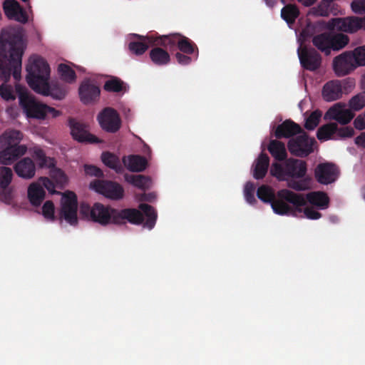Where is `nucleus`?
I'll list each match as a JSON object with an SVG mask.
<instances>
[{"mask_svg":"<svg viewBox=\"0 0 365 365\" xmlns=\"http://www.w3.org/2000/svg\"><path fill=\"white\" fill-rule=\"evenodd\" d=\"M25 45L21 34L12 29L2 30L0 35V80L7 82L12 73L21 79L22 56Z\"/></svg>","mask_w":365,"mask_h":365,"instance_id":"nucleus-1","label":"nucleus"},{"mask_svg":"<svg viewBox=\"0 0 365 365\" xmlns=\"http://www.w3.org/2000/svg\"><path fill=\"white\" fill-rule=\"evenodd\" d=\"M26 81L35 92L55 100H62L66 96L64 86L58 83H48L50 68L48 63L41 57H36L26 67Z\"/></svg>","mask_w":365,"mask_h":365,"instance_id":"nucleus-2","label":"nucleus"},{"mask_svg":"<svg viewBox=\"0 0 365 365\" xmlns=\"http://www.w3.org/2000/svg\"><path fill=\"white\" fill-rule=\"evenodd\" d=\"M257 196L262 202L270 203L273 211L280 215L301 212L300 207L305 203L301 195L292 190L282 189L275 195L272 188L264 185L259 187Z\"/></svg>","mask_w":365,"mask_h":365,"instance_id":"nucleus-3","label":"nucleus"},{"mask_svg":"<svg viewBox=\"0 0 365 365\" xmlns=\"http://www.w3.org/2000/svg\"><path fill=\"white\" fill-rule=\"evenodd\" d=\"M140 210L135 208H125L114 211V224L124 225L125 221L133 225L143 223L145 227L152 230L156 223L158 215L154 207L148 204L141 203Z\"/></svg>","mask_w":365,"mask_h":365,"instance_id":"nucleus-4","label":"nucleus"},{"mask_svg":"<svg viewBox=\"0 0 365 365\" xmlns=\"http://www.w3.org/2000/svg\"><path fill=\"white\" fill-rule=\"evenodd\" d=\"M307 173L306 161L293 158H287L282 163H273L270 168L271 175L279 181L304 178Z\"/></svg>","mask_w":365,"mask_h":365,"instance_id":"nucleus-5","label":"nucleus"},{"mask_svg":"<svg viewBox=\"0 0 365 365\" xmlns=\"http://www.w3.org/2000/svg\"><path fill=\"white\" fill-rule=\"evenodd\" d=\"M19 105L28 118L44 119L47 114L55 118L60 115V111L54 108L38 102L35 98L28 93L19 95Z\"/></svg>","mask_w":365,"mask_h":365,"instance_id":"nucleus-6","label":"nucleus"},{"mask_svg":"<svg viewBox=\"0 0 365 365\" xmlns=\"http://www.w3.org/2000/svg\"><path fill=\"white\" fill-rule=\"evenodd\" d=\"M114 211H116V209L100 202L94 203L92 207L82 204L80 209L81 215L103 226L114 224Z\"/></svg>","mask_w":365,"mask_h":365,"instance_id":"nucleus-7","label":"nucleus"},{"mask_svg":"<svg viewBox=\"0 0 365 365\" xmlns=\"http://www.w3.org/2000/svg\"><path fill=\"white\" fill-rule=\"evenodd\" d=\"M299 134L289 139L287 148L292 155L299 158H306L314 152L313 146L316 140L313 138H309L304 131Z\"/></svg>","mask_w":365,"mask_h":365,"instance_id":"nucleus-8","label":"nucleus"},{"mask_svg":"<svg viewBox=\"0 0 365 365\" xmlns=\"http://www.w3.org/2000/svg\"><path fill=\"white\" fill-rule=\"evenodd\" d=\"M327 26L331 30H336L346 33H354L359 29L365 30V16L334 18L329 21Z\"/></svg>","mask_w":365,"mask_h":365,"instance_id":"nucleus-9","label":"nucleus"},{"mask_svg":"<svg viewBox=\"0 0 365 365\" xmlns=\"http://www.w3.org/2000/svg\"><path fill=\"white\" fill-rule=\"evenodd\" d=\"M77 210L76 195L71 191L65 192L61 199L60 217L64 219L70 225H76L78 223Z\"/></svg>","mask_w":365,"mask_h":365,"instance_id":"nucleus-10","label":"nucleus"},{"mask_svg":"<svg viewBox=\"0 0 365 365\" xmlns=\"http://www.w3.org/2000/svg\"><path fill=\"white\" fill-rule=\"evenodd\" d=\"M90 187L106 197L112 200H120L124 195L123 187L118 182L110 180H94L91 182Z\"/></svg>","mask_w":365,"mask_h":365,"instance_id":"nucleus-11","label":"nucleus"},{"mask_svg":"<svg viewBox=\"0 0 365 365\" xmlns=\"http://www.w3.org/2000/svg\"><path fill=\"white\" fill-rule=\"evenodd\" d=\"M101 128L110 133L118 132L121 128V119L118 113L113 108H103L97 116Z\"/></svg>","mask_w":365,"mask_h":365,"instance_id":"nucleus-12","label":"nucleus"},{"mask_svg":"<svg viewBox=\"0 0 365 365\" xmlns=\"http://www.w3.org/2000/svg\"><path fill=\"white\" fill-rule=\"evenodd\" d=\"M297 53L301 66L309 71H316L318 70L322 62V58L320 53L314 48L307 46H300L297 50Z\"/></svg>","mask_w":365,"mask_h":365,"instance_id":"nucleus-13","label":"nucleus"},{"mask_svg":"<svg viewBox=\"0 0 365 365\" xmlns=\"http://www.w3.org/2000/svg\"><path fill=\"white\" fill-rule=\"evenodd\" d=\"M332 66L335 74L339 77L349 74L358 67L351 51H344L334 57Z\"/></svg>","mask_w":365,"mask_h":365,"instance_id":"nucleus-14","label":"nucleus"},{"mask_svg":"<svg viewBox=\"0 0 365 365\" xmlns=\"http://www.w3.org/2000/svg\"><path fill=\"white\" fill-rule=\"evenodd\" d=\"M68 125L71 129L72 138L81 143H98L101 140L95 135L91 134L88 125L74 118H69Z\"/></svg>","mask_w":365,"mask_h":365,"instance_id":"nucleus-15","label":"nucleus"},{"mask_svg":"<svg viewBox=\"0 0 365 365\" xmlns=\"http://www.w3.org/2000/svg\"><path fill=\"white\" fill-rule=\"evenodd\" d=\"M344 103H336L328 109L324 115V119L336 120L341 125H345L354 118V113L350 109L346 108Z\"/></svg>","mask_w":365,"mask_h":365,"instance_id":"nucleus-16","label":"nucleus"},{"mask_svg":"<svg viewBox=\"0 0 365 365\" xmlns=\"http://www.w3.org/2000/svg\"><path fill=\"white\" fill-rule=\"evenodd\" d=\"M100 93V88L91 79H85L83 81L78 88L80 100L85 105L91 104L98 101Z\"/></svg>","mask_w":365,"mask_h":365,"instance_id":"nucleus-17","label":"nucleus"},{"mask_svg":"<svg viewBox=\"0 0 365 365\" xmlns=\"http://www.w3.org/2000/svg\"><path fill=\"white\" fill-rule=\"evenodd\" d=\"M27 151L25 145H6L3 143L0 146V163L11 165L19 158L24 155Z\"/></svg>","mask_w":365,"mask_h":365,"instance_id":"nucleus-18","label":"nucleus"},{"mask_svg":"<svg viewBox=\"0 0 365 365\" xmlns=\"http://www.w3.org/2000/svg\"><path fill=\"white\" fill-rule=\"evenodd\" d=\"M314 176L320 184L332 183L337 178V168L332 163H320L315 168Z\"/></svg>","mask_w":365,"mask_h":365,"instance_id":"nucleus-19","label":"nucleus"},{"mask_svg":"<svg viewBox=\"0 0 365 365\" xmlns=\"http://www.w3.org/2000/svg\"><path fill=\"white\" fill-rule=\"evenodd\" d=\"M5 15L9 19L25 24L28 21L26 11L16 0H6L3 5Z\"/></svg>","mask_w":365,"mask_h":365,"instance_id":"nucleus-20","label":"nucleus"},{"mask_svg":"<svg viewBox=\"0 0 365 365\" xmlns=\"http://www.w3.org/2000/svg\"><path fill=\"white\" fill-rule=\"evenodd\" d=\"M14 170L19 178L31 180L36 175V165L32 158L25 157L15 163Z\"/></svg>","mask_w":365,"mask_h":365,"instance_id":"nucleus-21","label":"nucleus"},{"mask_svg":"<svg viewBox=\"0 0 365 365\" xmlns=\"http://www.w3.org/2000/svg\"><path fill=\"white\" fill-rule=\"evenodd\" d=\"M304 200L305 203L302 206L307 205L309 202L312 205L317 207L320 210H325L329 207V198L327 194L322 191H312L305 195L303 194H299Z\"/></svg>","mask_w":365,"mask_h":365,"instance_id":"nucleus-22","label":"nucleus"},{"mask_svg":"<svg viewBox=\"0 0 365 365\" xmlns=\"http://www.w3.org/2000/svg\"><path fill=\"white\" fill-rule=\"evenodd\" d=\"M301 126L294 123L293 120L288 119L285 120L282 123L279 124L275 131L274 135L277 139L282 138H293L296 134L302 133Z\"/></svg>","mask_w":365,"mask_h":365,"instance_id":"nucleus-23","label":"nucleus"},{"mask_svg":"<svg viewBox=\"0 0 365 365\" xmlns=\"http://www.w3.org/2000/svg\"><path fill=\"white\" fill-rule=\"evenodd\" d=\"M29 152L39 168H51L55 166V160L47 156L46 152L40 146L31 147L29 149Z\"/></svg>","mask_w":365,"mask_h":365,"instance_id":"nucleus-24","label":"nucleus"},{"mask_svg":"<svg viewBox=\"0 0 365 365\" xmlns=\"http://www.w3.org/2000/svg\"><path fill=\"white\" fill-rule=\"evenodd\" d=\"M135 36L138 40L130 41L128 44V48L132 53L136 56L143 54L148 50L150 45H155L153 36H143L135 35Z\"/></svg>","mask_w":365,"mask_h":365,"instance_id":"nucleus-25","label":"nucleus"},{"mask_svg":"<svg viewBox=\"0 0 365 365\" xmlns=\"http://www.w3.org/2000/svg\"><path fill=\"white\" fill-rule=\"evenodd\" d=\"M322 96L326 101H334L342 96V86L338 80L327 82L323 88Z\"/></svg>","mask_w":365,"mask_h":365,"instance_id":"nucleus-26","label":"nucleus"},{"mask_svg":"<svg viewBox=\"0 0 365 365\" xmlns=\"http://www.w3.org/2000/svg\"><path fill=\"white\" fill-rule=\"evenodd\" d=\"M269 158L267 154L261 153L253 165L252 175L255 179L262 180L267 173Z\"/></svg>","mask_w":365,"mask_h":365,"instance_id":"nucleus-27","label":"nucleus"},{"mask_svg":"<svg viewBox=\"0 0 365 365\" xmlns=\"http://www.w3.org/2000/svg\"><path fill=\"white\" fill-rule=\"evenodd\" d=\"M27 195L30 203L38 207L44 200L46 192L39 183L33 182L28 187Z\"/></svg>","mask_w":365,"mask_h":365,"instance_id":"nucleus-28","label":"nucleus"},{"mask_svg":"<svg viewBox=\"0 0 365 365\" xmlns=\"http://www.w3.org/2000/svg\"><path fill=\"white\" fill-rule=\"evenodd\" d=\"M123 162L125 166L132 172H142L145 170L148 161L145 158L140 155H129L124 157Z\"/></svg>","mask_w":365,"mask_h":365,"instance_id":"nucleus-29","label":"nucleus"},{"mask_svg":"<svg viewBox=\"0 0 365 365\" xmlns=\"http://www.w3.org/2000/svg\"><path fill=\"white\" fill-rule=\"evenodd\" d=\"M267 150H269L271 155L277 160L279 162L284 161L287 159V153L284 143L277 140H271L268 146Z\"/></svg>","mask_w":365,"mask_h":365,"instance_id":"nucleus-30","label":"nucleus"},{"mask_svg":"<svg viewBox=\"0 0 365 365\" xmlns=\"http://www.w3.org/2000/svg\"><path fill=\"white\" fill-rule=\"evenodd\" d=\"M313 45L320 51L328 56L331 53V40L329 33L315 35L312 40Z\"/></svg>","mask_w":365,"mask_h":365,"instance_id":"nucleus-31","label":"nucleus"},{"mask_svg":"<svg viewBox=\"0 0 365 365\" xmlns=\"http://www.w3.org/2000/svg\"><path fill=\"white\" fill-rule=\"evenodd\" d=\"M338 130V125L336 123L325 124L317 130V137L321 141H327L330 139L337 140L336 133Z\"/></svg>","mask_w":365,"mask_h":365,"instance_id":"nucleus-32","label":"nucleus"},{"mask_svg":"<svg viewBox=\"0 0 365 365\" xmlns=\"http://www.w3.org/2000/svg\"><path fill=\"white\" fill-rule=\"evenodd\" d=\"M299 16V10L294 4H286L281 10V17L288 25L293 24Z\"/></svg>","mask_w":365,"mask_h":365,"instance_id":"nucleus-33","label":"nucleus"},{"mask_svg":"<svg viewBox=\"0 0 365 365\" xmlns=\"http://www.w3.org/2000/svg\"><path fill=\"white\" fill-rule=\"evenodd\" d=\"M150 58L158 66L166 65L169 63L170 57L169 53L160 47H155L150 51Z\"/></svg>","mask_w":365,"mask_h":365,"instance_id":"nucleus-34","label":"nucleus"},{"mask_svg":"<svg viewBox=\"0 0 365 365\" xmlns=\"http://www.w3.org/2000/svg\"><path fill=\"white\" fill-rule=\"evenodd\" d=\"M125 179L128 183L139 189L145 190L150 187V179L145 175L126 174Z\"/></svg>","mask_w":365,"mask_h":365,"instance_id":"nucleus-35","label":"nucleus"},{"mask_svg":"<svg viewBox=\"0 0 365 365\" xmlns=\"http://www.w3.org/2000/svg\"><path fill=\"white\" fill-rule=\"evenodd\" d=\"M178 48L185 54L190 55L195 53L196 57L198 56V48L196 44L184 36H182L178 41Z\"/></svg>","mask_w":365,"mask_h":365,"instance_id":"nucleus-36","label":"nucleus"},{"mask_svg":"<svg viewBox=\"0 0 365 365\" xmlns=\"http://www.w3.org/2000/svg\"><path fill=\"white\" fill-rule=\"evenodd\" d=\"M22 138V133L16 130L6 132L0 136V146L3 143L6 145H20L19 142Z\"/></svg>","mask_w":365,"mask_h":365,"instance_id":"nucleus-37","label":"nucleus"},{"mask_svg":"<svg viewBox=\"0 0 365 365\" xmlns=\"http://www.w3.org/2000/svg\"><path fill=\"white\" fill-rule=\"evenodd\" d=\"M102 162L108 168L115 170L117 173L121 171L122 167L119 158L109 152H104L101 155Z\"/></svg>","mask_w":365,"mask_h":365,"instance_id":"nucleus-38","label":"nucleus"},{"mask_svg":"<svg viewBox=\"0 0 365 365\" xmlns=\"http://www.w3.org/2000/svg\"><path fill=\"white\" fill-rule=\"evenodd\" d=\"M330 40L331 51H339L345 47L349 41L348 36L344 34H330Z\"/></svg>","mask_w":365,"mask_h":365,"instance_id":"nucleus-39","label":"nucleus"},{"mask_svg":"<svg viewBox=\"0 0 365 365\" xmlns=\"http://www.w3.org/2000/svg\"><path fill=\"white\" fill-rule=\"evenodd\" d=\"M181 36H182L180 34H175L168 36L154 37L155 45L163 46H169L171 48L175 45L178 46V41H179Z\"/></svg>","mask_w":365,"mask_h":365,"instance_id":"nucleus-40","label":"nucleus"},{"mask_svg":"<svg viewBox=\"0 0 365 365\" xmlns=\"http://www.w3.org/2000/svg\"><path fill=\"white\" fill-rule=\"evenodd\" d=\"M103 89L108 92L119 93L125 89V85L119 78L112 77L105 82Z\"/></svg>","mask_w":365,"mask_h":365,"instance_id":"nucleus-41","label":"nucleus"},{"mask_svg":"<svg viewBox=\"0 0 365 365\" xmlns=\"http://www.w3.org/2000/svg\"><path fill=\"white\" fill-rule=\"evenodd\" d=\"M58 71L63 81L71 83L76 81V73L69 66L61 63L58 65Z\"/></svg>","mask_w":365,"mask_h":365,"instance_id":"nucleus-42","label":"nucleus"},{"mask_svg":"<svg viewBox=\"0 0 365 365\" xmlns=\"http://www.w3.org/2000/svg\"><path fill=\"white\" fill-rule=\"evenodd\" d=\"M13 170L9 167H0V188H8L13 179Z\"/></svg>","mask_w":365,"mask_h":365,"instance_id":"nucleus-43","label":"nucleus"},{"mask_svg":"<svg viewBox=\"0 0 365 365\" xmlns=\"http://www.w3.org/2000/svg\"><path fill=\"white\" fill-rule=\"evenodd\" d=\"M349 106L352 111H359L365 106V91L353 96L349 101Z\"/></svg>","mask_w":365,"mask_h":365,"instance_id":"nucleus-44","label":"nucleus"},{"mask_svg":"<svg viewBox=\"0 0 365 365\" xmlns=\"http://www.w3.org/2000/svg\"><path fill=\"white\" fill-rule=\"evenodd\" d=\"M322 115V112L319 110L313 111L310 115L306 118L304 128L309 130H314L318 125Z\"/></svg>","mask_w":365,"mask_h":365,"instance_id":"nucleus-45","label":"nucleus"},{"mask_svg":"<svg viewBox=\"0 0 365 365\" xmlns=\"http://www.w3.org/2000/svg\"><path fill=\"white\" fill-rule=\"evenodd\" d=\"M295 180L290 179L287 181L289 187L297 191H304L309 189V180L308 179L304 178L299 180Z\"/></svg>","mask_w":365,"mask_h":365,"instance_id":"nucleus-46","label":"nucleus"},{"mask_svg":"<svg viewBox=\"0 0 365 365\" xmlns=\"http://www.w3.org/2000/svg\"><path fill=\"white\" fill-rule=\"evenodd\" d=\"M351 51L354 56V61H356L357 66H365V45L358 46Z\"/></svg>","mask_w":365,"mask_h":365,"instance_id":"nucleus-47","label":"nucleus"},{"mask_svg":"<svg viewBox=\"0 0 365 365\" xmlns=\"http://www.w3.org/2000/svg\"><path fill=\"white\" fill-rule=\"evenodd\" d=\"M255 185L253 182H248L246 183L244 189L245 197L246 201L251 205H254L257 202L255 197Z\"/></svg>","mask_w":365,"mask_h":365,"instance_id":"nucleus-48","label":"nucleus"},{"mask_svg":"<svg viewBox=\"0 0 365 365\" xmlns=\"http://www.w3.org/2000/svg\"><path fill=\"white\" fill-rule=\"evenodd\" d=\"M331 3L327 0H322L320 4L315 9L314 13L316 16H328L331 12Z\"/></svg>","mask_w":365,"mask_h":365,"instance_id":"nucleus-49","label":"nucleus"},{"mask_svg":"<svg viewBox=\"0 0 365 365\" xmlns=\"http://www.w3.org/2000/svg\"><path fill=\"white\" fill-rule=\"evenodd\" d=\"M303 206H301L302 212H295L294 213H289V215H292L294 216H297V213L304 212L305 217L309 220H318L322 217V214L314 210L312 207H307L304 210L302 209Z\"/></svg>","mask_w":365,"mask_h":365,"instance_id":"nucleus-50","label":"nucleus"},{"mask_svg":"<svg viewBox=\"0 0 365 365\" xmlns=\"http://www.w3.org/2000/svg\"><path fill=\"white\" fill-rule=\"evenodd\" d=\"M54 209V205L52 201H46L42 207V213L44 217L48 220L53 221L55 220Z\"/></svg>","mask_w":365,"mask_h":365,"instance_id":"nucleus-51","label":"nucleus"},{"mask_svg":"<svg viewBox=\"0 0 365 365\" xmlns=\"http://www.w3.org/2000/svg\"><path fill=\"white\" fill-rule=\"evenodd\" d=\"M0 96L6 101L14 100L15 96L13 88L9 85L3 83L0 86Z\"/></svg>","mask_w":365,"mask_h":365,"instance_id":"nucleus-52","label":"nucleus"},{"mask_svg":"<svg viewBox=\"0 0 365 365\" xmlns=\"http://www.w3.org/2000/svg\"><path fill=\"white\" fill-rule=\"evenodd\" d=\"M354 134V130L351 126L338 127L336 133V137L339 138H351Z\"/></svg>","mask_w":365,"mask_h":365,"instance_id":"nucleus-53","label":"nucleus"},{"mask_svg":"<svg viewBox=\"0 0 365 365\" xmlns=\"http://www.w3.org/2000/svg\"><path fill=\"white\" fill-rule=\"evenodd\" d=\"M351 9L355 14H365V0H353L351 3Z\"/></svg>","mask_w":365,"mask_h":365,"instance_id":"nucleus-54","label":"nucleus"},{"mask_svg":"<svg viewBox=\"0 0 365 365\" xmlns=\"http://www.w3.org/2000/svg\"><path fill=\"white\" fill-rule=\"evenodd\" d=\"M84 172L86 175L90 176H95L97 178L103 177V171L98 167L93 165H84Z\"/></svg>","mask_w":365,"mask_h":365,"instance_id":"nucleus-55","label":"nucleus"},{"mask_svg":"<svg viewBox=\"0 0 365 365\" xmlns=\"http://www.w3.org/2000/svg\"><path fill=\"white\" fill-rule=\"evenodd\" d=\"M13 198V190L11 187H8L6 189H1V192L0 193V199L6 202L9 203Z\"/></svg>","mask_w":365,"mask_h":365,"instance_id":"nucleus-56","label":"nucleus"},{"mask_svg":"<svg viewBox=\"0 0 365 365\" xmlns=\"http://www.w3.org/2000/svg\"><path fill=\"white\" fill-rule=\"evenodd\" d=\"M175 58L178 63L181 65H188L192 62L191 57L188 56L187 54L182 53L180 52H178L175 54Z\"/></svg>","mask_w":365,"mask_h":365,"instance_id":"nucleus-57","label":"nucleus"},{"mask_svg":"<svg viewBox=\"0 0 365 365\" xmlns=\"http://www.w3.org/2000/svg\"><path fill=\"white\" fill-rule=\"evenodd\" d=\"M354 125L355 128L359 130L365 129V116L358 115L354 120Z\"/></svg>","mask_w":365,"mask_h":365,"instance_id":"nucleus-58","label":"nucleus"},{"mask_svg":"<svg viewBox=\"0 0 365 365\" xmlns=\"http://www.w3.org/2000/svg\"><path fill=\"white\" fill-rule=\"evenodd\" d=\"M39 180L42 182L43 187L46 188L49 192H53L55 189V185L47 177H41Z\"/></svg>","mask_w":365,"mask_h":365,"instance_id":"nucleus-59","label":"nucleus"},{"mask_svg":"<svg viewBox=\"0 0 365 365\" xmlns=\"http://www.w3.org/2000/svg\"><path fill=\"white\" fill-rule=\"evenodd\" d=\"M355 143L358 146L365 148V133H361L355 138Z\"/></svg>","mask_w":365,"mask_h":365,"instance_id":"nucleus-60","label":"nucleus"},{"mask_svg":"<svg viewBox=\"0 0 365 365\" xmlns=\"http://www.w3.org/2000/svg\"><path fill=\"white\" fill-rule=\"evenodd\" d=\"M299 2L302 3L305 6H310L313 5L317 0H297Z\"/></svg>","mask_w":365,"mask_h":365,"instance_id":"nucleus-61","label":"nucleus"},{"mask_svg":"<svg viewBox=\"0 0 365 365\" xmlns=\"http://www.w3.org/2000/svg\"><path fill=\"white\" fill-rule=\"evenodd\" d=\"M269 7H273L277 4V0H264Z\"/></svg>","mask_w":365,"mask_h":365,"instance_id":"nucleus-62","label":"nucleus"},{"mask_svg":"<svg viewBox=\"0 0 365 365\" xmlns=\"http://www.w3.org/2000/svg\"><path fill=\"white\" fill-rule=\"evenodd\" d=\"M153 197V194L150 193L148 195H145L143 200L145 201H151V198Z\"/></svg>","mask_w":365,"mask_h":365,"instance_id":"nucleus-63","label":"nucleus"},{"mask_svg":"<svg viewBox=\"0 0 365 365\" xmlns=\"http://www.w3.org/2000/svg\"><path fill=\"white\" fill-rule=\"evenodd\" d=\"M280 1H281L283 4H286V0H280Z\"/></svg>","mask_w":365,"mask_h":365,"instance_id":"nucleus-64","label":"nucleus"}]
</instances>
